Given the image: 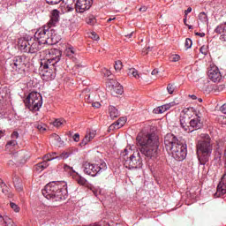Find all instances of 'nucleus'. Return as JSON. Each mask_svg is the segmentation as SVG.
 <instances>
[{
	"mask_svg": "<svg viewBox=\"0 0 226 226\" xmlns=\"http://www.w3.org/2000/svg\"><path fill=\"white\" fill-rule=\"evenodd\" d=\"M25 103L29 110L38 112L41 109V105H43V99L40 93L31 92L25 99Z\"/></svg>",
	"mask_w": 226,
	"mask_h": 226,
	"instance_id": "nucleus-8",
	"label": "nucleus"
},
{
	"mask_svg": "<svg viewBox=\"0 0 226 226\" xmlns=\"http://www.w3.org/2000/svg\"><path fill=\"white\" fill-rule=\"evenodd\" d=\"M189 124L192 128H195V130H200L202 128V120L199 115H195L192 119L189 121Z\"/></svg>",
	"mask_w": 226,
	"mask_h": 226,
	"instance_id": "nucleus-18",
	"label": "nucleus"
},
{
	"mask_svg": "<svg viewBox=\"0 0 226 226\" xmlns=\"http://www.w3.org/2000/svg\"><path fill=\"white\" fill-rule=\"evenodd\" d=\"M52 138L55 139V140H56V142H61V137H59V135L53 134Z\"/></svg>",
	"mask_w": 226,
	"mask_h": 226,
	"instance_id": "nucleus-51",
	"label": "nucleus"
},
{
	"mask_svg": "<svg viewBox=\"0 0 226 226\" xmlns=\"http://www.w3.org/2000/svg\"><path fill=\"white\" fill-rule=\"evenodd\" d=\"M56 66L51 64L41 62L40 75L43 80H54L56 79Z\"/></svg>",
	"mask_w": 226,
	"mask_h": 226,
	"instance_id": "nucleus-9",
	"label": "nucleus"
},
{
	"mask_svg": "<svg viewBox=\"0 0 226 226\" xmlns=\"http://www.w3.org/2000/svg\"><path fill=\"white\" fill-rule=\"evenodd\" d=\"M0 188L2 189V193H4V195H8V185H6V183H4L3 178H0Z\"/></svg>",
	"mask_w": 226,
	"mask_h": 226,
	"instance_id": "nucleus-30",
	"label": "nucleus"
},
{
	"mask_svg": "<svg viewBox=\"0 0 226 226\" xmlns=\"http://www.w3.org/2000/svg\"><path fill=\"white\" fill-rule=\"evenodd\" d=\"M47 167H49V162H47L46 161H43L41 162L37 163L34 166V170L36 172H43V170H45V169H47Z\"/></svg>",
	"mask_w": 226,
	"mask_h": 226,
	"instance_id": "nucleus-25",
	"label": "nucleus"
},
{
	"mask_svg": "<svg viewBox=\"0 0 226 226\" xmlns=\"http://www.w3.org/2000/svg\"><path fill=\"white\" fill-rule=\"evenodd\" d=\"M46 61L44 63L57 66V63L61 61V50L57 49H46Z\"/></svg>",
	"mask_w": 226,
	"mask_h": 226,
	"instance_id": "nucleus-10",
	"label": "nucleus"
},
{
	"mask_svg": "<svg viewBox=\"0 0 226 226\" xmlns=\"http://www.w3.org/2000/svg\"><path fill=\"white\" fill-rule=\"evenodd\" d=\"M35 127L37 128V130H39V132H45L47 130V125L45 124H37L35 125Z\"/></svg>",
	"mask_w": 226,
	"mask_h": 226,
	"instance_id": "nucleus-38",
	"label": "nucleus"
},
{
	"mask_svg": "<svg viewBox=\"0 0 226 226\" xmlns=\"http://www.w3.org/2000/svg\"><path fill=\"white\" fill-rule=\"evenodd\" d=\"M90 37L92 38V40H95V41H97V40H100V36H98L95 32L91 33Z\"/></svg>",
	"mask_w": 226,
	"mask_h": 226,
	"instance_id": "nucleus-49",
	"label": "nucleus"
},
{
	"mask_svg": "<svg viewBox=\"0 0 226 226\" xmlns=\"http://www.w3.org/2000/svg\"><path fill=\"white\" fill-rule=\"evenodd\" d=\"M220 40H221V41L226 42V34H222V35L220 36Z\"/></svg>",
	"mask_w": 226,
	"mask_h": 226,
	"instance_id": "nucleus-55",
	"label": "nucleus"
},
{
	"mask_svg": "<svg viewBox=\"0 0 226 226\" xmlns=\"http://www.w3.org/2000/svg\"><path fill=\"white\" fill-rule=\"evenodd\" d=\"M124 165L126 169H140V167H142L140 154L134 152L129 159L124 158Z\"/></svg>",
	"mask_w": 226,
	"mask_h": 226,
	"instance_id": "nucleus-11",
	"label": "nucleus"
},
{
	"mask_svg": "<svg viewBox=\"0 0 226 226\" xmlns=\"http://www.w3.org/2000/svg\"><path fill=\"white\" fill-rule=\"evenodd\" d=\"M64 124H66V120L64 118H57L53 122V126L56 128H61Z\"/></svg>",
	"mask_w": 226,
	"mask_h": 226,
	"instance_id": "nucleus-29",
	"label": "nucleus"
},
{
	"mask_svg": "<svg viewBox=\"0 0 226 226\" xmlns=\"http://www.w3.org/2000/svg\"><path fill=\"white\" fill-rule=\"evenodd\" d=\"M102 73L104 75V77H110V75H112V72H110V71L107 68H103L102 70Z\"/></svg>",
	"mask_w": 226,
	"mask_h": 226,
	"instance_id": "nucleus-43",
	"label": "nucleus"
},
{
	"mask_svg": "<svg viewBox=\"0 0 226 226\" xmlns=\"http://www.w3.org/2000/svg\"><path fill=\"white\" fill-rule=\"evenodd\" d=\"M125 124H126V117H120L117 122L111 124L109 128L110 129L117 128V130H119V128H123V126H124Z\"/></svg>",
	"mask_w": 226,
	"mask_h": 226,
	"instance_id": "nucleus-24",
	"label": "nucleus"
},
{
	"mask_svg": "<svg viewBox=\"0 0 226 226\" xmlns=\"http://www.w3.org/2000/svg\"><path fill=\"white\" fill-rule=\"evenodd\" d=\"M56 156H57L56 153L48 154L44 156V162H47V163H49V162H52V160H57Z\"/></svg>",
	"mask_w": 226,
	"mask_h": 226,
	"instance_id": "nucleus-31",
	"label": "nucleus"
},
{
	"mask_svg": "<svg viewBox=\"0 0 226 226\" xmlns=\"http://www.w3.org/2000/svg\"><path fill=\"white\" fill-rule=\"evenodd\" d=\"M42 195L48 200L57 202L64 200L68 195V186L66 182H50L42 189Z\"/></svg>",
	"mask_w": 226,
	"mask_h": 226,
	"instance_id": "nucleus-3",
	"label": "nucleus"
},
{
	"mask_svg": "<svg viewBox=\"0 0 226 226\" xmlns=\"http://www.w3.org/2000/svg\"><path fill=\"white\" fill-rule=\"evenodd\" d=\"M2 137H4V131H1V130H0V139H1Z\"/></svg>",
	"mask_w": 226,
	"mask_h": 226,
	"instance_id": "nucleus-61",
	"label": "nucleus"
},
{
	"mask_svg": "<svg viewBox=\"0 0 226 226\" xmlns=\"http://www.w3.org/2000/svg\"><path fill=\"white\" fill-rule=\"evenodd\" d=\"M64 170L65 172H75V170H73V168L69 166V165H67V164L64 165Z\"/></svg>",
	"mask_w": 226,
	"mask_h": 226,
	"instance_id": "nucleus-45",
	"label": "nucleus"
},
{
	"mask_svg": "<svg viewBox=\"0 0 226 226\" xmlns=\"http://www.w3.org/2000/svg\"><path fill=\"white\" fill-rule=\"evenodd\" d=\"M93 6V0H76L74 9L76 13H84Z\"/></svg>",
	"mask_w": 226,
	"mask_h": 226,
	"instance_id": "nucleus-13",
	"label": "nucleus"
},
{
	"mask_svg": "<svg viewBox=\"0 0 226 226\" xmlns=\"http://www.w3.org/2000/svg\"><path fill=\"white\" fill-rule=\"evenodd\" d=\"M113 92L117 94H123V86L119 84L118 82H116L115 85H112Z\"/></svg>",
	"mask_w": 226,
	"mask_h": 226,
	"instance_id": "nucleus-27",
	"label": "nucleus"
},
{
	"mask_svg": "<svg viewBox=\"0 0 226 226\" xmlns=\"http://www.w3.org/2000/svg\"><path fill=\"white\" fill-rule=\"evenodd\" d=\"M10 207H11V209L15 212V213H19V211H20V207H19V205L11 202L10 203Z\"/></svg>",
	"mask_w": 226,
	"mask_h": 226,
	"instance_id": "nucleus-41",
	"label": "nucleus"
},
{
	"mask_svg": "<svg viewBox=\"0 0 226 226\" xmlns=\"http://www.w3.org/2000/svg\"><path fill=\"white\" fill-rule=\"evenodd\" d=\"M193 112H195L193 108H185L183 109L180 116V126L184 132H190V126H188V123L190 124V119Z\"/></svg>",
	"mask_w": 226,
	"mask_h": 226,
	"instance_id": "nucleus-12",
	"label": "nucleus"
},
{
	"mask_svg": "<svg viewBox=\"0 0 226 226\" xmlns=\"http://www.w3.org/2000/svg\"><path fill=\"white\" fill-rule=\"evenodd\" d=\"M0 226H14L13 221L8 216H3L0 214Z\"/></svg>",
	"mask_w": 226,
	"mask_h": 226,
	"instance_id": "nucleus-23",
	"label": "nucleus"
},
{
	"mask_svg": "<svg viewBox=\"0 0 226 226\" xmlns=\"http://www.w3.org/2000/svg\"><path fill=\"white\" fill-rule=\"evenodd\" d=\"M130 151H132V148L130 147H127L124 152L121 153V156H127L128 153H130Z\"/></svg>",
	"mask_w": 226,
	"mask_h": 226,
	"instance_id": "nucleus-47",
	"label": "nucleus"
},
{
	"mask_svg": "<svg viewBox=\"0 0 226 226\" xmlns=\"http://www.w3.org/2000/svg\"><path fill=\"white\" fill-rule=\"evenodd\" d=\"M127 36H128V38H132V36H133V32H132L131 34H129Z\"/></svg>",
	"mask_w": 226,
	"mask_h": 226,
	"instance_id": "nucleus-63",
	"label": "nucleus"
},
{
	"mask_svg": "<svg viewBox=\"0 0 226 226\" xmlns=\"http://www.w3.org/2000/svg\"><path fill=\"white\" fill-rule=\"evenodd\" d=\"M136 140L141 154L151 160L158 154V136L156 134H138Z\"/></svg>",
	"mask_w": 226,
	"mask_h": 226,
	"instance_id": "nucleus-1",
	"label": "nucleus"
},
{
	"mask_svg": "<svg viewBox=\"0 0 226 226\" xmlns=\"http://www.w3.org/2000/svg\"><path fill=\"white\" fill-rule=\"evenodd\" d=\"M179 59H181V56L179 55H172L171 56H170V60L171 61V63H177Z\"/></svg>",
	"mask_w": 226,
	"mask_h": 226,
	"instance_id": "nucleus-42",
	"label": "nucleus"
},
{
	"mask_svg": "<svg viewBox=\"0 0 226 226\" xmlns=\"http://www.w3.org/2000/svg\"><path fill=\"white\" fill-rule=\"evenodd\" d=\"M72 156L71 152H63L60 155H56V160H67V158H70Z\"/></svg>",
	"mask_w": 226,
	"mask_h": 226,
	"instance_id": "nucleus-32",
	"label": "nucleus"
},
{
	"mask_svg": "<svg viewBox=\"0 0 226 226\" xmlns=\"http://www.w3.org/2000/svg\"><path fill=\"white\" fill-rule=\"evenodd\" d=\"M152 75H158V70L157 69H154L152 71Z\"/></svg>",
	"mask_w": 226,
	"mask_h": 226,
	"instance_id": "nucleus-58",
	"label": "nucleus"
},
{
	"mask_svg": "<svg viewBox=\"0 0 226 226\" xmlns=\"http://www.w3.org/2000/svg\"><path fill=\"white\" fill-rule=\"evenodd\" d=\"M188 13H192V7H189L185 11V17H188Z\"/></svg>",
	"mask_w": 226,
	"mask_h": 226,
	"instance_id": "nucleus-54",
	"label": "nucleus"
},
{
	"mask_svg": "<svg viewBox=\"0 0 226 226\" xmlns=\"http://www.w3.org/2000/svg\"><path fill=\"white\" fill-rule=\"evenodd\" d=\"M112 20H116V18L114 17V18H109L108 20H107V22H112Z\"/></svg>",
	"mask_w": 226,
	"mask_h": 226,
	"instance_id": "nucleus-62",
	"label": "nucleus"
},
{
	"mask_svg": "<svg viewBox=\"0 0 226 226\" xmlns=\"http://www.w3.org/2000/svg\"><path fill=\"white\" fill-rule=\"evenodd\" d=\"M92 106L94 107V109H100V107H102V104H100V102H96L92 103Z\"/></svg>",
	"mask_w": 226,
	"mask_h": 226,
	"instance_id": "nucleus-52",
	"label": "nucleus"
},
{
	"mask_svg": "<svg viewBox=\"0 0 226 226\" xmlns=\"http://www.w3.org/2000/svg\"><path fill=\"white\" fill-rule=\"evenodd\" d=\"M188 16H185V19H184V24H185L186 26V19H187Z\"/></svg>",
	"mask_w": 226,
	"mask_h": 226,
	"instance_id": "nucleus-64",
	"label": "nucleus"
},
{
	"mask_svg": "<svg viewBox=\"0 0 226 226\" xmlns=\"http://www.w3.org/2000/svg\"><path fill=\"white\" fill-rule=\"evenodd\" d=\"M175 87H174V85L172 84H169L168 87H167V91L169 93V94H172L175 91Z\"/></svg>",
	"mask_w": 226,
	"mask_h": 226,
	"instance_id": "nucleus-44",
	"label": "nucleus"
},
{
	"mask_svg": "<svg viewBox=\"0 0 226 226\" xmlns=\"http://www.w3.org/2000/svg\"><path fill=\"white\" fill-rule=\"evenodd\" d=\"M12 183L17 192H22L23 185H22V178H20V177H19L18 175H14L12 177Z\"/></svg>",
	"mask_w": 226,
	"mask_h": 226,
	"instance_id": "nucleus-21",
	"label": "nucleus"
},
{
	"mask_svg": "<svg viewBox=\"0 0 226 226\" xmlns=\"http://www.w3.org/2000/svg\"><path fill=\"white\" fill-rule=\"evenodd\" d=\"M115 70L116 72H121V70H123V62H121V60L115 62Z\"/></svg>",
	"mask_w": 226,
	"mask_h": 226,
	"instance_id": "nucleus-37",
	"label": "nucleus"
},
{
	"mask_svg": "<svg viewBox=\"0 0 226 226\" xmlns=\"http://www.w3.org/2000/svg\"><path fill=\"white\" fill-rule=\"evenodd\" d=\"M34 39L43 45H56L59 42V36L56 34V30L50 28L41 27L34 34Z\"/></svg>",
	"mask_w": 226,
	"mask_h": 226,
	"instance_id": "nucleus-5",
	"label": "nucleus"
},
{
	"mask_svg": "<svg viewBox=\"0 0 226 226\" xmlns=\"http://www.w3.org/2000/svg\"><path fill=\"white\" fill-rule=\"evenodd\" d=\"M19 47L21 52H28L29 54H36L39 50H41L43 44L38 41L35 38L27 41L26 39H20L19 41Z\"/></svg>",
	"mask_w": 226,
	"mask_h": 226,
	"instance_id": "nucleus-7",
	"label": "nucleus"
},
{
	"mask_svg": "<svg viewBox=\"0 0 226 226\" xmlns=\"http://www.w3.org/2000/svg\"><path fill=\"white\" fill-rule=\"evenodd\" d=\"M220 110L222 114H226V103L221 107Z\"/></svg>",
	"mask_w": 226,
	"mask_h": 226,
	"instance_id": "nucleus-53",
	"label": "nucleus"
},
{
	"mask_svg": "<svg viewBox=\"0 0 226 226\" xmlns=\"http://www.w3.org/2000/svg\"><path fill=\"white\" fill-rule=\"evenodd\" d=\"M61 1L62 0H46V3H48V4H59Z\"/></svg>",
	"mask_w": 226,
	"mask_h": 226,
	"instance_id": "nucleus-48",
	"label": "nucleus"
},
{
	"mask_svg": "<svg viewBox=\"0 0 226 226\" xmlns=\"http://www.w3.org/2000/svg\"><path fill=\"white\" fill-rule=\"evenodd\" d=\"M176 105H179V102L173 101L167 104L159 106L154 109V114H163V112H167V110L172 109V107H176Z\"/></svg>",
	"mask_w": 226,
	"mask_h": 226,
	"instance_id": "nucleus-17",
	"label": "nucleus"
},
{
	"mask_svg": "<svg viewBox=\"0 0 226 226\" xmlns=\"http://www.w3.org/2000/svg\"><path fill=\"white\" fill-rule=\"evenodd\" d=\"M10 66L13 72H23L24 71V60L22 56H16L10 62Z\"/></svg>",
	"mask_w": 226,
	"mask_h": 226,
	"instance_id": "nucleus-15",
	"label": "nucleus"
},
{
	"mask_svg": "<svg viewBox=\"0 0 226 226\" xmlns=\"http://www.w3.org/2000/svg\"><path fill=\"white\" fill-rule=\"evenodd\" d=\"M197 36H200V38H204V36H206V34L204 33H196Z\"/></svg>",
	"mask_w": 226,
	"mask_h": 226,
	"instance_id": "nucleus-56",
	"label": "nucleus"
},
{
	"mask_svg": "<svg viewBox=\"0 0 226 226\" xmlns=\"http://www.w3.org/2000/svg\"><path fill=\"white\" fill-rule=\"evenodd\" d=\"M73 140L74 142H79V140H80V135L79 133H75L73 135Z\"/></svg>",
	"mask_w": 226,
	"mask_h": 226,
	"instance_id": "nucleus-50",
	"label": "nucleus"
},
{
	"mask_svg": "<svg viewBox=\"0 0 226 226\" xmlns=\"http://www.w3.org/2000/svg\"><path fill=\"white\" fill-rule=\"evenodd\" d=\"M128 75L130 77H134V79H140V74H139V71L133 68L129 70Z\"/></svg>",
	"mask_w": 226,
	"mask_h": 226,
	"instance_id": "nucleus-34",
	"label": "nucleus"
},
{
	"mask_svg": "<svg viewBox=\"0 0 226 226\" xmlns=\"http://www.w3.org/2000/svg\"><path fill=\"white\" fill-rule=\"evenodd\" d=\"M147 10V6H143L139 8V11H146Z\"/></svg>",
	"mask_w": 226,
	"mask_h": 226,
	"instance_id": "nucleus-59",
	"label": "nucleus"
},
{
	"mask_svg": "<svg viewBox=\"0 0 226 226\" xmlns=\"http://www.w3.org/2000/svg\"><path fill=\"white\" fill-rule=\"evenodd\" d=\"M59 22V11L53 10L51 11L50 20L48 23L49 27H54Z\"/></svg>",
	"mask_w": 226,
	"mask_h": 226,
	"instance_id": "nucleus-19",
	"label": "nucleus"
},
{
	"mask_svg": "<svg viewBox=\"0 0 226 226\" xmlns=\"http://www.w3.org/2000/svg\"><path fill=\"white\" fill-rule=\"evenodd\" d=\"M192 45H193V41H192V39L190 38L185 39V49H192Z\"/></svg>",
	"mask_w": 226,
	"mask_h": 226,
	"instance_id": "nucleus-40",
	"label": "nucleus"
},
{
	"mask_svg": "<svg viewBox=\"0 0 226 226\" xmlns=\"http://www.w3.org/2000/svg\"><path fill=\"white\" fill-rule=\"evenodd\" d=\"M198 19L200 22H202V24H206V26L209 24V21L207 19V14H206V12H200L198 16Z\"/></svg>",
	"mask_w": 226,
	"mask_h": 226,
	"instance_id": "nucleus-28",
	"label": "nucleus"
},
{
	"mask_svg": "<svg viewBox=\"0 0 226 226\" xmlns=\"http://www.w3.org/2000/svg\"><path fill=\"white\" fill-rule=\"evenodd\" d=\"M109 113L111 119H116V117H119V110H117V108L114 106L109 107Z\"/></svg>",
	"mask_w": 226,
	"mask_h": 226,
	"instance_id": "nucleus-26",
	"label": "nucleus"
},
{
	"mask_svg": "<svg viewBox=\"0 0 226 226\" xmlns=\"http://www.w3.org/2000/svg\"><path fill=\"white\" fill-rule=\"evenodd\" d=\"M221 119H222V124H226V117H222Z\"/></svg>",
	"mask_w": 226,
	"mask_h": 226,
	"instance_id": "nucleus-57",
	"label": "nucleus"
},
{
	"mask_svg": "<svg viewBox=\"0 0 226 226\" xmlns=\"http://www.w3.org/2000/svg\"><path fill=\"white\" fill-rule=\"evenodd\" d=\"M64 54L66 57H69L70 59H73L77 55V49H75L73 46L68 45L64 50Z\"/></svg>",
	"mask_w": 226,
	"mask_h": 226,
	"instance_id": "nucleus-22",
	"label": "nucleus"
},
{
	"mask_svg": "<svg viewBox=\"0 0 226 226\" xmlns=\"http://www.w3.org/2000/svg\"><path fill=\"white\" fill-rule=\"evenodd\" d=\"M208 78L212 82H220L222 80V73L218 67L213 66L208 70Z\"/></svg>",
	"mask_w": 226,
	"mask_h": 226,
	"instance_id": "nucleus-16",
	"label": "nucleus"
},
{
	"mask_svg": "<svg viewBox=\"0 0 226 226\" xmlns=\"http://www.w3.org/2000/svg\"><path fill=\"white\" fill-rule=\"evenodd\" d=\"M83 168L85 174L91 176L92 177H96L98 174L105 172V170L107 169V163L102 160L94 163L87 162L83 164Z\"/></svg>",
	"mask_w": 226,
	"mask_h": 226,
	"instance_id": "nucleus-6",
	"label": "nucleus"
},
{
	"mask_svg": "<svg viewBox=\"0 0 226 226\" xmlns=\"http://www.w3.org/2000/svg\"><path fill=\"white\" fill-rule=\"evenodd\" d=\"M200 52L203 54V56H207V46H202L200 49Z\"/></svg>",
	"mask_w": 226,
	"mask_h": 226,
	"instance_id": "nucleus-46",
	"label": "nucleus"
},
{
	"mask_svg": "<svg viewBox=\"0 0 226 226\" xmlns=\"http://www.w3.org/2000/svg\"><path fill=\"white\" fill-rule=\"evenodd\" d=\"M96 137V132L94 130H88L87 132V134L85 135V138L83 139L81 144L83 146H87L88 142H91L93 139Z\"/></svg>",
	"mask_w": 226,
	"mask_h": 226,
	"instance_id": "nucleus-20",
	"label": "nucleus"
},
{
	"mask_svg": "<svg viewBox=\"0 0 226 226\" xmlns=\"http://www.w3.org/2000/svg\"><path fill=\"white\" fill-rule=\"evenodd\" d=\"M19 137H20L19 132H12V133L11 134V140H9L5 145L6 151H13V149H15V147L19 146V142L17 141Z\"/></svg>",
	"mask_w": 226,
	"mask_h": 226,
	"instance_id": "nucleus-14",
	"label": "nucleus"
},
{
	"mask_svg": "<svg viewBox=\"0 0 226 226\" xmlns=\"http://www.w3.org/2000/svg\"><path fill=\"white\" fill-rule=\"evenodd\" d=\"M91 191L93 192L95 197H98L100 193H102V190L100 189V187H92Z\"/></svg>",
	"mask_w": 226,
	"mask_h": 226,
	"instance_id": "nucleus-39",
	"label": "nucleus"
},
{
	"mask_svg": "<svg viewBox=\"0 0 226 226\" xmlns=\"http://www.w3.org/2000/svg\"><path fill=\"white\" fill-rule=\"evenodd\" d=\"M215 33H217V34H222V33H225V23L217 26Z\"/></svg>",
	"mask_w": 226,
	"mask_h": 226,
	"instance_id": "nucleus-36",
	"label": "nucleus"
},
{
	"mask_svg": "<svg viewBox=\"0 0 226 226\" xmlns=\"http://www.w3.org/2000/svg\"><path fill=\"white\" fill-rule=\"evenodd\" d=\"M86 22L88 26H94V24H96V18L93 15H89L87 17Z\"/></svg>",
	"mask_w": 226,
	"mask_h": 226,
	"instance_id": "nucleus-33",
	"label": "nucleus"
},
{
	"mask_svg": "<svg viewBox=\"0 0 226 226\" xmlns=\"http://www.w3.org/2000/svg\"><path fill=\"white\" fill-rule=\"evenodd\" d=\"M164 146L168 153H170L177 162H183L188 154L186 144L178 140L177 137L172 133H168L164 137Z\"/></svg>",
	"mask_w": 226,
	"mask_h": 226,
	"instance_id": "nucleus-2",
	"label": "nucleus"
},
{
	"mask_svg": "<svg viewBox=\"0 0 226 226\" xmlns=\"http://www.w3.org/2000/svg\"><path fill=\"white\" fill-rule=\"evenodd\" d=\"M200 139L201 140H199L197 144V154L200 165H204L209 162V156L213 153V143L207 133L200 134Z\"/></svg>",
	"mask_w": 226,
	"mask_h": 226,
	"instance_id": "nucleus-4",
	"label": "nucleus"
},
{
	"mask_svg": "<svg viewBox=\"0 0 226 226\" xmlns=\"http://www.w3.org/2000/svg\"><path fill=\"white\" fill-rule=\"evenodd\" d=\"M189 98H191V100H197V95L192 94V95H189Z\"/></svg>",
	"mask_w": 226,
	"mask_h": 226,
	"instance_id": "nucleus-60",
	"label": "nucleus"
},
{
	"mask_svg": "<svg viewBox=\"0 0 226 226\" xmlns=\"http://www.w3.org/2000/svg\"><path fill=\"white\" fill-rule=\"evenodd\" d=\"M75 181L78 183V185H81V186H84V185H86V183H87V180H86V178L77 175L75 177Z\"/></svg>",
	"mask_w": 226,
	"mask_h": 226,
	"instance_id": "nucleus-35",
	"label": "nucleus"
}]
</instances>
